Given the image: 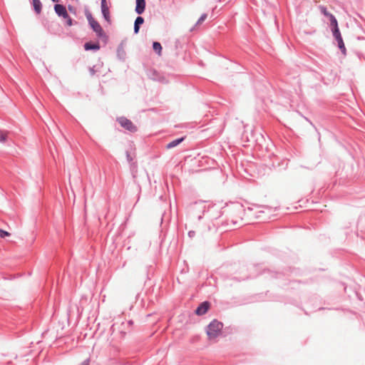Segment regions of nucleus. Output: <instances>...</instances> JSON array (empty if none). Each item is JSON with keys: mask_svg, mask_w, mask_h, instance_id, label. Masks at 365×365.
<instances>
[{"mask_svg": "<svg viewBox=\"0 0 365 365\" xmlns=\"http://www.w3.org/2000/svg\"><path fill=\"white\" fill-rule=\"evenodd\" d=\"M53 2H58L59 0H51Z\"/></svg>", "mask_w": 365, "mask_h": 365, "instance_id": "obj_24", "label": "nucleus"}, {"mask_svg": "<svg viewBox=\"0 0 365 365\" xmlns=\"http://www.w3.org/2000/svg\"><path fill=\"white\" fill-rule=\"evenodd\" d=\"M66 20V25L68 26H73L74 24H77L76 21H74L71 16L68 14V16L66 18H64Z\"/></svg>", "mask_w": 365, "mask_h": 365, "instance_id": "obj_15", "label": "nucleus"}, {"mask_svg": "<svg viewBox=\"0 0 365 365\" xmlns=\"http://www.w3.org/2000/svg\"><path fill=\"white\" fill-rule=\"evenodd\" d=\"M153 50L160 55L162 51V46L160 43L154 42L153 45Z\"/></svg>", "mask_w": 365, "mask_h": 365, "instance_id": "obj_13", "label": "nucleus"}, {"mask_svg": "<svg viewBox=\"0 0 365 365\" xmlns=\"http://www.w3.org/2000/svg\"><path fill=\"white\" fill-rule=\"evenodd\" d=\"M143 22H144V19L143 17L138 16L136 18V19L135 21V24H134V32L135 34L138 33L140 25L143 24Z\"/></svg>", "mask_w": 365, "mask_h": 365, "instance_id": "obj_10", "label": "nucleus"}, {"mask_svg": "<svg viewBox=\"0 0 365 365\" xmlns=\"http://www.w3.org/2000/svg\"><path fill=\"white\" fill-rule=\"evenodd\" d=\"M117 121L122 128L130 133H135L138 130L137 126L125 117H120L117 119Z\"/></svg>", "mask_w": 365, "mask_h": 365, "instance_id": "obj_3", "label": "nucleus"}, {"mask_svg": "<svg viewBox=\"0 0 365 365\" xmlns=\"http://www.w3.org/2000/svg\"><path fill=\"white\" fill-rule=\"evenodd\" d=\"M68 11H70L71 12H74V11H75L74 8H73L71 5H68Z\"/></svg>", "mask_w": 365, "mask_h": 365, "instance_id": "obj_22", "label": "nucleus"}, {"mask_svg": "<svg viewBox=\"0 0 365 365\" xmlns=\"http://www.w3.org/2000/svg\"><path fill=\"white\" fill-rule=\"evenodd\" d=\"M322 13H323L325 16H327L330 17V15H332L331 14L329 13V12L327 11L326 8H324V7H322Z\"/></svg>", "mask_w": 365, "mask_h": 365, "instance_id": "obj_20", "label": "nucleus"}, {"mask_svg": "<svg viewBox=\"0 0 365 365\" xmlns=\"http://www.w3.org/2000/svg\"><path fill=\"white\" fill-rule=\"evenodd\" d=\"M31 4L34 7V11L39 14L42 10V4L40 0H32Z\"/></svg>", "mask_w": 365, "mask_h": 365, "instance_id": "obj_9", "label": "nucleus"}, {"mask_svg": "<svg viewBox=\"0 0 365 365\" xmlns=\"http://www.w3.org/2000/svg\"><path fill=\"white\" fill-rule=\"evenodd\" d=\"M223 324L217 321L213 320L207 327V334L208 336L209 339H214L217 336H218L222 329Z\"/></svg>", "mask_w": 365, "mask_h": 365, "instance_id": "obj_2", "label": "nucleus"}, {"mask_svg": "<svg viewBox=\"0 0 365 365\" xmlns=\"http://www.w3.org/2000/svg\"><path fill=\"white\" fill-rule=\"evenodd\" d=\"M89 72H90V74L91 76H93L96 73V71L95 69V66L90 67L89 68Z\"/></svg>", "mask_w": 365, "mask_h": 365, "instance_id": "obj_21", "label": "nucleus"}, {"mask_svg": "<svg viewBox=\"0 0 365 365\" xmlns=\"http://www.w3.org/2000/svg\"><path fill=\"white\" fill-rule=\"evenodd\" d=\"M332 32H333V36H334V38H336L337 42H339L340 41V39H342L339 29H332Z\"/></svg>", "mask_w": 365, "mask_h": 365, "instance_id": "obj_14", "label": "nucleus"}, {"mask_svg": "<svg viewBox=\"0 0 365 365\" xmlns=\"http://www.w3.org/2000/svg\"><path fill=\"white\" fill-rule=\"evenodd\" d=\"M6 140V135L0 130V142L4 143Z\"/></svg>", "mask_w": 365, "mask_h": 365, "instance_id": "obj_18", "label": "nucleus"}, {"mask_svg": "<svg viewBox=\"0 0 365 365\" xmlns=\"http://www.w3.org/2000/svg\"><path fill=\"white\" fill-rule=\"evenodd\" d=\"M101 13H102L103 19L108 23L110 24L111 20H110V16L109 6L108 5L106 0H101Z\"/></svg>", "mask_w": 365, "mask_h": 365, "instance_id": "obj_4", "label": "nucleus"}, {"mask_svg": "<svg viewBox=\"0 0 365 365\" xmlns=\"http://www.w3.org/2000/svg\"><path fill=\"white\" fill-rule=\"evenodd\" d=\"M184 140L183 138H178V139H176V140H173L172 142L169 143L167 145H166V148L168 149H170V148H173L175 146H177L178 145H179L182 140Z\"/></svg>", "mask_w": 365, "mask_h": 365, "instance_id": "obj_11", "label": "nucleus"}, {"mask_svg": "<svg viewBox=\"0 0 365 365\" xmlns=\"http://www.w3.org/2000/svg\"><path fill=\"white\" fill-rule=\"evenodd\" d=\"M338 46H339V48L341 50V51L344 53H345L346 48H345V46H344L343 39H340V41L338 42Z\"/></svg>", "mask_w": 365, "mask_h": 365, "instance_id": "obj_16", "label": "nucleus"}, {"mask_svg": "<svg viewBox=\"0 0 365 365\" xmlns=\"http://www.w3.org/2000/svg\"><path fill=\"white\" fill-rule=\"evenodd\" d=\"M145 9V0H136L135 12L138 14H142Z\"/></svg>", "mask_w": 365, "mask_h": 365, "instance_id": "obj_8", "label": "nucleus"}, {"mask_svg": "<svg viewBox=\"0 0 365 365\" xmlns=\"http://www.w3.org/2000/svg\"><path fill=\"white\" fill-rule=\"evenodd\" d=\"M86 16L91 29L96 33L98 38L106 44L108 41V36L105 33L98 21L93 17L90 11L86 12Z\"/></svg>", "mask_w": 365, "mask_h": 365, "instance_id": "obj_1", "label": "nucleus"}, {"mask_svg": "<svg viewBox=\"0 0 365 365\" xmlns=\"http://www.w3.org/2000/svg\"><path fill=\"white\" fill-rule=\"evenodd\" d=\"M83 48L86 51H97L100 49L101 46L98 41L93 42L90 41L84 43Z\"/></svg>", "mask_w": 365, "mask_h": 365, "instance_id": "obj_6", "label": "nucleus"}, {"mask_svg": "<svg viewBox=\"0 0 365 365\" xmlns=\"http://www.w3.org/2000/svg\"><path fill=\"white\" fill-rule=\"evenodd\" d=\"M113 329H114V324L110 326V330H113Z\"/></svg>", "mask_w": 365, "mask_h": 365, "instance_id": "obj_23", "label": "nucleus"}, {"mask_svg": "<svg viewBox=\"0 0 365 365\" xmlns=\"http://www.w3.org/2000/svg\"><path fill=\"white\" fill-rule=\"evenodd\" d=\"M10 235H11V234L9 232H8L7 231L0 229V237L1 238H4V237H6L7 236H10Z\"/></svg>", "mask_w": 365, "mask_h": 365, "instance_id": "obj_17", "label": "nucleus"}, {"mask_svg": "<svg viewBox=\"0 0 365 365\" xmlns=\"http://www.w3.org/2000/svg\"><path fill=\"white\" fill-rule=\"evenodd\" d=\"M54 11L59 17L66 18L68 16L66 6L63 4H56L54 5Z\"/></svg>", "mask_w": 365, "mask_h": 365, "instance_id": "obj_5", "label": "nucleus"}, {"mask_svg": "<svg viewBox=\"0 0 365 365\" xmlns=\"http://www.w3.org/2000/svg\"><path fill=\"white\" fill-rule=\"evenodd\" d=\"M331 26L332 29H339L337 21L333 15H330Z\"/></svg>", "mask_w": 365, "mask_h": 365, "instance_id": "obj_12", "label": "nucleus"}, {"mask_svg": "<svg viewBox=\"0 0 365 365\" xmlns=\"http://www.w3.org/2000/svg\"><path fill=\"white\" fill-rule=\"evenodd\" d=\"M210 308V303L207 302H204L200 304V306L196 309L195 314L197 315H203L205 314Z\"/></svg>", "mask_w": 365, "mask_h": 365, "instance_id": "obj_7", "label": "nucleus"}, {"mask_svg": "<svg viewBox=\"0 0 365 365\" xmlns=\"http://www.w3.org/2000/svg\"><path fill=\"white\" fill-rule=\"evenodd\" d=\"M207 18V14H202L198 19L197 24H201Z\"/></svg>", "mask_w": 365, "mask_h": 365, "instance_id": "obj_19", "label": "nucleus"}]
</instances>
